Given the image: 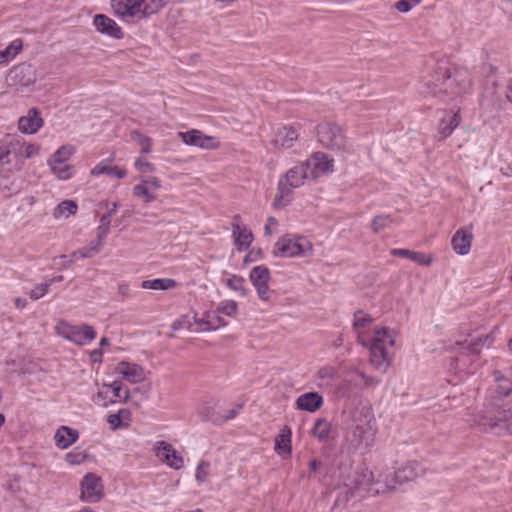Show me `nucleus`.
Segmentation results:
<instances>
[{
	"mask_svg": "<svg viewBox=\"0 0 512 512\" xmlns=\"http://www.w3.org/2000/svg\"><path fill=\"white\" fill-rule=\"evenodd\" d=\"M512 380L500 371L494 372V384L486 392L482 408L468 419L482 432L495 435L512 434Z\"/></svg>",
	"mask_w": 512,
	"mask_h": 512,
	"instance_id": "nucleus-1",
	"label": "nucleus"
},
{
	"mask_svg": "<svg viewBox=\"0 0 512 512\" xmlns=\"http://www.w3.org/2000/svg\"><path fill=\"white\" fill-rule=\"evenodd\" d=\"M166 0H111L113 13L124 21L137 22L157 13Z\"/></svg>",
	"mask_w": 512,
	"mask_h": 512,
	"instance_id": "nucleus-2",
	"label": "nucleus"
},
{
	"mask_svg": "<svg viewBox=\"0 0 512 512\" xmlns=\"http://www.w3.org/2000/svg\"><path fill=\"white\" fill-rule=\"evenodd\" d=\"M395 332L388 328L375 329L368 345L370 363L378 371L385 372L391 364L388 347L394 346Z\"/></svg>",
	"mask_w": 512,
	"mask_h": 512,
	"instance_id": "nucleus-3",
	"label": "nucleus"
},
{
	"mask_svg": "<svg viewBox=\"0 0 512 512\" xmlns=\"http://www.w3.org/2000/svg\"><path fill=\"white\" fill-rule=\"evenodd\" d=\"M422 93L444 99V96L454 97L460 93L458 87L457 73L451 74L449 68L444 64H439L432 78L423 85Z\"/></svg>",
	"mask_w": 512,
	"mask_h": 512,
	"instance_id": "nucleus-4",
	"label": "nucleus"
},
{
	"mask_svg": "<svg viewBox=\"0 0 512 512\" xmlns=\"http://www.w3.org/2000/svg\"><path fill=\"white\" fill-rule=\"evenodd\" d=\"M372 472L363 468L355 471L352 477L344 481L343 486L335 500V507H343L346 503L354 497H362L364 492H369L372 485Z\"/></svg>",
	"mask_w": 512,
	"mask_h": 512,
	"instance_id": "nucleus-5",
	"label": "nucleus"
},
{
	"mask_svg": "<svg viewBox=\"0 0 512 512\" xmlns=\"http://www.w3.org/2000/svg\"><path fill=\"white\" fill-rule=\"evenodd\" d=\"M308 178H310V175L303 162L290 168L279 180L278 192L274 198L273 205L276 208H281L289 203L292 190L302 186L305 179Z\"/></svg>",
	"mask_w": 512,
	"mask_h": 512,
	"instance_id": "nucleus-6",
	"label": "nucleus"
},
{
	"mask_svg": "<svg viewBox=\"0 0 512 512\" xmlns=\"http://www.w3.org/2000/svg\"><path fill=\"white\" fill-rule=\"evenodd\" d=\"M308 250L311 246L304 237L285 235L275 243L272 254L282 258L302 257Z\"/></svg>",
	"mask_w": 512,
	"mask_h": 512,
	"instance_id": "nucleus-7",
	"label": "nucleus"
},
{
	"mask_svg": "<svg viewBox=\"0 0 512 512\" xmlns=\"http://www.w3.org/2000/svg\"><path fill=\"white\" fill-rule=\"evenodd\" d=\"M56 330L60 336L79 346L87 345L96 338L95 329L87 324L70 325L61 321L57 324Z\"/></svg>",
	"mask_w": 512,
	"mask_h": 512,
	"instance_id": "nucleus-8",
	"label": "nucleus"
},
{
	"mask_svg": "<svg viewBox=\"0 0 512 512\" xmlns=\"http://www.w3.org/2000/svg\"><path fill=\"white\" fill-rule=\"evenodd\" d=\"M319 142L331 150L342 151L346 147V138L342 129L335 124L323 123L317 127Z\"/></svg>",
	"mask_w": 512,
	"mask_h": 512,
	"instance_id": "nucleus-9",
	"label": "nucleus"
},
{
	"mask_svg": "<svg viewBox=\"0 0 512 512\" xmlns=\"http://www.w3.org/2000/svg\"><path fill=\"white\" fill-rule=\"evenodd\" d=\"M104 497V486L101 477L95 473H87L80 483V500L87 503H98Z\"/></svg>",
	"mask_w": 512,
	"mask_h": 512,
	"instance_id": "nucleus-10",
	"label": "nucleus"
},
{
	"mask_svg": "<svg viewBox=\"0 0 512 512\" xmlns=\"http://www.w3.org/2000/svg\"><path fill=\"white\" fill-rule=\"evenodd\" d=\"M249 279L257 291V295L261 300L270 299L271 290L268 286L270 280V271L264 265H258L250 271Z\"/></svg>",
	"mask_w": 512,
	"mask_h": 512,
	"instance_id": "nucleus-11",
	"label": "nucleus"
},
{
	"mask_svg": "<svg viewBox=\"0 0 512 512\" xmlns=\"http://www.w3.org/2000/svg\"><path fill=\"white\" fill-rule=\"evenodd\" d=\"M178 137L186 145L196 146L202 149H217L220 146V142L215 137L207 136L197 129L179 132Z\"/></svg>",
	"mask_w": 512,
	"mask_h": 512,
	"instance_id": "nucleus-12",
	"label": "nucleus"
},
{
	"mask_svg": "<svg viewBox=\"0 0 512 512\" xmlns=\"http://www.w3.org/2000/svg\"><path fill=\"white\" fill-rule=\"evenodd\" d=\"M303 164L312 179L321 177L333 169V159L322 152L314 153L311 158L304 161Z\"/></svg>",
	"mask_w": 512,
	"mask_h": 512,
	"instance_id": "nucleus-13",
	"label": "nucleus"
},
{
	"mask_svg": "<svg viewBox=\"0 0 512 512\" xmlns=\"http://www.w3.org/2000/svg\"><path fill=\"white\" fill-rule=\"evenodd\" d=\"M154 453L162 462L175 470L183 466V457L166 441H157L154 445Z\"/></svg>",
	"mask_w": 512,
	"mask_h": 512,
	"instance_id": "nucleus-14",
	"label": "nucleus"
},
{
	"mask_svg": "<svg viewBox=\"0 0 512 512\" xmlns=\"http://www.w3.org/2000/svg\"><path fill=\"white\" fill-rule=\"evenodd\" d=\"M494 341V332L483 337H478L470 342L456 341L451 347L452 351H459L461 354L478 355L484 347H489Z\"/></svg>",
	"mask_w": 512,
	"mask_h": 512,
	"instance_id": "nucleus-15",
	"label": "nucleus"
},
{
	"mask_svg": "<svg viewBox=\"0 0 512 512\" xmlns=\"http://www.w3.org/2000/svg\"><path fill=\"white\" fill-rule=\"evenodd\" d=\"M8 80L12 86L29 87L36 81V73L31 65L21 64L11 69Z\"/></svg>",
	"mask_w": 512,
	"mask_h": 512,
	"instance_id": "nucleus-16",
	"label": "nucleus"
},
{
	"mask_svg": "<svg viewBox=\"0 0 512 512\" xmlns=\"http://www.w3.org/2000/svg\"><path fill=\"white\" fill-rule=\"evenodd\" d=\"M93 25L97 32L111 38L120 40L124 37L122 28L105 14H96L93 18Z\"/></svg>",
	"mask_w": 512,
	"mask_h": 512,
	"instance_id": "nucleus-17",
	"label": "nucleus"
},
{
	"mask_svg": "<svg viewBox=\"0 0 512 512\" xmlns=\"http://www.w3.org/2000/svg\"><path fill=\"white\" fill-rule=\"evenodd\" d=\"M240 220L241 217L239 215H235L233 217L232 233L236 249L238 251H243L251 245L253 241V234L249 228L240 225Z\"/></svg>",
	"mask_w": 512,
	"mask_h": 512,
	"instance_id": "nucleus-18",
	"label": "nucleus"
},
{
	"mask_svg": "<svg viewBox=\"0 0 512 512\" xmlns=\"http://www.w3.org/2000/svg\"><path fill=\"white\" fill-rule=\"evenodd\" d=\"M372 322L373 318L369 314H366L361 310L354 313L353 328L357 334L358 341L362 346L368 345L369 340L372 338V336L367 334V329L370 328Z\"/></svg>",
	"mask_w": 512,
	"mask_h": 512,
	"instance_id": "nucleus-19",
	"label": "nucleus"
},
{
	"mask_svg": "<svg viewBox=\"0 0 512 512\" xmlns=\"http://www.w3.org/2000/svg\"><path fill=\"white\" fill-rule=\"evenodd\" d=\"M375 431L371 419L358 423L352 431V442L357 446L370 447L373 444Z\"/></svg>",
	"mask_w": 512,
	"mask_h": 512,
	"instance_id": "nucleus-20",
	"label": "nucleus"
},
{
	"mask_svg": "<svg viewBox=\"0 0 512 512\" xmlns=\"http://www.w3.org/2000/svg\"><path fill=\"white\" fill-rule=\"evenodd\" d=\"M472 226L469 228H461L455 232L451 239L453 250L459 255H466L471 249L473 234L471 232Z\"/></svg>",
	"mask_w": 512,
	"mask_h": 512,
	"instance_id": "nucleus-21",
	"label": "nucleus"
},
{
	"mask_svg": "<svg viewBox=\"0 0 512 512\" xmlns=\"http://www.w3.org/2000/svg\"><path fill=\"white\" fill-rule=\"evenodd\" d=\"M424 474V468L421 464L415 461L408 462L405 466L399 468L394 473V482L402 484L408 481L415 480Z\"/></svg>",
	"mask_w": 512,
	"mask_h": 512,
	"instance_id": "nucleus-22",
	"label": "nucleus"
},
{
	"mask_svg": "<svg viewBox=\"0 0 512 512\" xmlns=\"http://www.w3.org/2000/svg\"><path fill=\"white\" fill-rule=\"evenodd\" d=\"M43 125V119L36 108H31L26 116L18 121V128L22 133L35 134Z\"/></svg>",
	"mask_w": 512,
	"mask_h": 512,
	"instance_id": "nucleus-23",
	"label": "nucleus"
},
{
	"mask_svg": "<svg viewBox=\"0 0 512 512\" xmlns=\"http://www.w3.org/2000/svg\"><path fill=\"white\" fill-rule=\"evenodd\" d=\"M298 132L292 126L279 127L273 139V144L277 148L288 149L291 148L295 141L298 139Z\"/></svg>",
	"mask_w": 512,
	"mask_h": 512,
	"instance_id": "nucleus-24",
	"label": "nucleus"
},
{
	"mask_svg": "<svg viewBox=\"0 0 512 512\" xmlns=\"http://www.w3.org/2000/svg\"><path fill=\"white\" fill-rule=\"evenodd\" d=\"M117 372L125 380L134 384L143 381L145 378V373L141 366L128 362H120L117 366Z\"/></svg>",
	"mask_w": 512,
	"mask_h": 512,
	"instance_id": "nucleus-25",
	"label": "nucleus"
},
{
	"mask_svg": "<svg viewBox=\"0 0 512 512\" xmlns=\"http://www.w3.org/2000/svg\"><path fill=\"white\" fill-rule=\"evenodd\" d=\"M323 404L322 396L317 392H307L300 395L296 400V406L298 409L307 411V412H315L317 411Z\"/></svg>",
	"mask_w": 512,
	"mask_h": 512,
	"instance_id": "nucleus-26",
	"label": "nucleus"
},
{
	"mask_svg": "<svg viewBox=\"0 0 512 512\" xmlns=\"http://www.w3.org/2000/svg\"><path fill=\"white\" fill-rule=\"evenodd\" d=\"M78 438V431L68 426H61L54 435L55 445L60 449L69 448Z\"/></svg>",
	"mask_w": 512,
	"mask_h": 512,
	"instance_id": "nucleus-27",
	"label": "nucleus"
},
{
	"mask_svg": "<svg viewBox=\"0 0 512 512\" xmlns=\"http://www.w3.org/2000/svg\"><path fill=\"white\" fill-rule=\"evenodd\" d=\"M338 378L337 369L333 366L321 367L315 377L316 385L321 389H332Z\"/></svg>",
	"mask_w": 512,
	"mask_h": 512,
	"instance_id": "nucleus-28",
	"label": "nucleus"
},
{
	"mask_svg": "<svg viewBox=\"0 0 512 512\" xmlns=\"http://www.w3.org/2000/svg\"><path fill=\"white\" fill-rule=\"evenodd\" d=\"M110 390L113 393V397L119 399L120 401L126 402L129 398V390H125L124 393H122L121 383L118 381H114L111 384L103 385L102 390H100L97 393L95 401L97 403H100V401H103L102 405L106 406L107 405V403L105 402V400L107 398L106 394Z\"/></svg>",
	"mask_w": 512,
	"mask_h": 512,
	"instance_id": "nucleus-29",
	"label": "nucleus"
},
{
	"mask_svg": "<svg viewBox=\"0 0 512 512\" xmlns=\"http://www.w3.org/2000/svg\"><path fill=\"white\" fill-rule=\"evenodd\" d=\"M219 312L207 311L204 313L203 318L195 320V323L200 327L201 330H216L226 325L225 320L219 316Z\"/></svg>",
	"mask_w": 512,
	"mask_h": 512,
	"instance_id": "nucleus-30",
	"label": "nucleus"
},
{
	"mask_svg": "<svg viewBox=\"0 0 512 512\" xmlns=\"http://www.w3.org/2000/svg\"><path fill=\"white\" fill-rule=\"evenodd\" d=\"M291 429L284 426L275 439V451L283 458L291 455Z\"/></svg>",
	"mask_w": 512,
	"mask_h": 512,
	"instance_id": "nucleus-31",
	"label": "nucleus"
},
{
	"mask_svg": "<svg viewBox=\"0 0 512 512\" xmlns=\"http://www.w3.org/2000/svg\"><path fill=\"white\" fill-rule=\"evenodd\" d=\"M393 256H399L403 258H408L413 262H416L420 265L428 266L431 264V258L427 257L424 253L415 252L408 249H392L390 252Z\"/></svg>",
	"mask_w": 512,
	"mask_h": 512,
	"instance_id": "nucleus-32",
	"label": "nucleus"
},
{
	"mask_svg": "<svg viewBox=\"0 0 512 512\" xmlns=\"http://www.w3.org/2000/svg\"><path fill=\"white\" fill-rule=\"evenodd\" d=\"M91 174L93 176L106 174L117 179H122L126 176L127 173L125 169L119 168L117 166H108L104 162H100L91 170Z\"/></svg>",
	"mask_w": 512,
	"mask_h": 512,
	"instance_id": "nucleus-33",
	"label": "nucleus"
},
{
	"mask_svg": "<svg viewBox=\"0 0 512 512\" xmlns=\"http://www.w3.org/2000/svg\"><path fill=\"white\" fill-rule=\"evenodd\" d=\"M176 281L170 278H157L142 282V288L153 290H169L176 286Z\"/></svg>",
	"mask_w": 512,
	"mask_h": 512,
	"instance_id": "nucleus-34",
	"label": "nucleus"
},
{
	"mask_svg": "<svg viewBox=\"0 0 512 512\" xmlns=\"http://www.w3.org/2000/svg\"><path fill=\"white\" fill-rule=\"evenodd\" d=\"M76 149L71 144L62 145L58 148L52 156L48 159L47 162H55L58 164H63L69 160V158L74 155Z\"/></svg>",
	"mask_w": 512,
	"mask_h": 512,
	"instance_id": "nucleus-35",
	"label": "nucleus"
},
{
	"mask_svg": "<svg viewBox=\"0 0 512 512\" xmlns=\"http://www.w3.org/2000/svg\"><path fill=\"white\" fill-rule=\"evenodd\" d=\"M78 206L77 204L72 200H64L61 203L57 205V207L54 209L53 216L56 219L59 218H67L70 215H74L77 212Z\"/></svg>",
	"mask_w": 512,
	"mask_h": 512,
	"instance_id": "nucleus-36",
	"label": "nucleus"
},
{
	"mask_svg": "<svg viewBox=\"0 0 512 512\" xmlns=\"http://www.w3.org/2000/svg\"><path fill=\"white\" fill-rule=\"evenodd\" d=\"M331 432V424L326 419H318L312 428V435L319 441H326Z\"/></svg>",
	"mask_w": 512,
	"mask_h": 512,
	"instance_id": "nucleus-37",
	"label": "nucleus"
},
{
	"mask_svg": "<svg viewBox=\"0 0 512 512\" xmlns=\"http://www.w3.org/2000/svg\"><path fill=\"white\" fill-rule=\"evenodd\" d=\"M23 47L21 39L13 40L4 50L0 51V64L8 62L13 59Z\"/></svg>",
	"mask_w": 512,
	"mask_h": 512,
	"instance_id": "nucleus-38",
	"label": "nucleus"
},
{
	"mask_svg": "<svg viewBox=\"0 0 512 512\" xmlns=\"http://www.w3.org/2000/svg\"><path fill=\"white\" fill-rule=\"evenodd\" d=\"M53 174L60 180H68L72 177V166L63 163L47 162Z\"/></svg>",
	"mask_w": 512,
	"mask_h": 512,
	"instance_id": "nucleus-39",
	"label": "nucleus"
},
{
	"mask_svg": "<svg viewBox=\"0 0 512 512\" xmlns=\"http://www.w3.org/2000/svg\"><path fill=\"white\" fill-rule=\"evenodd\" d=\"M100 241H91L88 246L83 247L71 254L72 258H90L100 251Z\"/></svg>",
	"mask_w": 512,
	"mask_h": 512,
	"instance_id": "nucleus-40",
	"label": "nucleus"
},
{
	"mask_svg": "<svg viewBox=\"0 0 512 512\" xmlns=\"http://www.w3.org/2000/svg\"><path fill=\"white\" fill-rule=\"evenodd\" d=\"M394 223V218L391 215H378L375 216L371 222V229L374 233L390 227Z\"/></svg>",
	"mask_w": 512,
	"mask_h": 512,
	"instance_id": "nucleus-41",
	"label": "nucleus"
},
{
	"mask_svg": "<svg viewBox=\"0 0 512 512\" xmlns=\"http://www.w3.org/2000/svg\"><path fill=\"white\" fill-rule=\"evenodd\" d=\"M227 286L239 293L241 296H246L247 295V289L245 287V280L243 277L241 276H238V275H232L228 280H227Z\"/></svg>",
	"mask_w": 512,
	"mask_h": 512,
	"instance_id": "nucleus-42",
	"label": "nucleus"
},
{
	"mask_svg": "<svg viewBox=\"0 0 512 512\" xmlns=\"http://www.w3.org/2000/svg\"><path fill=\"white\" fill-rule=\"evenodd\" d=\"M133 195L143 197L145 203H150L156 199V195L150 191L149 186L142 182L133 187Z\"/></svg>",
	"mask_w": 512,
	"mask_h": 512,
	"instance_id": "nucleus-43",
	"label": "nucleus"
},
{
	"mask_svg": "<svg viewBox=\"0 0 512 512\" xmlns=\"http://www.w3.org/2000/svg\"><path fill=\"white\" fill-rule=\"evenodd\" d=\"M238 305L233 300H224L219 303L217 312L224 314L229 317H233L237 314Z\"/></svg>",
	"mask_w": 512,
	"mask_h": 512,
	"instance_id": "nucleus-44",
	"label": "nucleus"
},
{
	"mask_svg": "<svg viewBox=\"0 0 512 512\" xmlns=\"http://www.w3.org/2000/svg\"><path fill=\"white\" fill-rule=\"evenodd\" d=\"M86 458V453L84 451H81L79 448H76L65 455V460L70 465H79L83 463L86 460Z\"/></svg>",
	"mask_w": 512,
	"mask_h": 512,
	"instance_id": "nucleus-45",
	"label": "nucleus"
},
{
	"mask_svg": "<svg viewBox=\"0 0 512 512\" xmlns=\"http://www.w3.org/2000/svg\"><path fill=\"white\" fill-rule=\"evenodd\" d=\"M353 372L357 377H359L363 381L362 388L375 387L380 382L379 379L369 376L358 369L353 370Z\"/></svg>",
	"mask_w": 512,
	"mask_h": 512,
	"instance_id": "nucleus-46",
	"label": "nucleus"
},
{
	"mask_svg": "<svg viewBox=\"0 0 512 512\" xmlns=\"http://www.w3.org/2000/svg\"><path fill=\"white\" fill-rule=\"evenodd\" d=\"M50 283L44 282L36 285L29 293V297L32 300H38L43 297L49 290Z\"/></svg>",
	"mask_w": 512,
	"mask_h": 512,
	"instance_id": "nucleus-47",
	"label": "nucleus"
},
{
	"mask_svg": "<svg viewBox=\"0 0 512 512\" xmlns=\"http://www.w3.org/2000/svg\"><path fill=\"white\" fill-rule=\"evenodd\" d=\"M210 464L207 461H200L196 468L195 478L198 482H204L209 474Z\"/></svg>",
	"mask_w": 512,
	"mask_h": 512,
	"instance_id": "nucleus-48",
	"label": "nucleus"
},
{
	"mask_svg": "<svg viewBox=\"0 0 512 512\" xmlns=\"http://www.w3.org/2000/svg\"><path fill=\"white\" fill-rule=\"evenodd\" d=\"M40 145L35 143L25 144L21 149V155L26 159L33 158L39 154Z\"/></svg>",
	"mask_w": 512,
	"mask_h": 512,
	"instance_id": "nucleus-49",
	"label": "nucleus"
},
{
	"mask_svg": "<svg viewBox=\"0 0 512 512\" xmlns=\"http://www.w3.org/2000/svg\"><path fill=\"white\" fill-rule=\"evenodd\" d=\"M421 2L422 0H399L395 7L399 12L406 13Z\"/></svg>",
	"mask_w": 512,
	"mask_h": 512,
	"instance_id": "nucleus-50",
	"label": "nucleus"
},
{
	"mask_svg": "<svg viewBox=\"0 0 512 512\" xmlns=\"http://www.w3.org/2000/svg\"><path fill=\"white\" fill-rule=\"evenodd\" d=\"M107 422L110 424V427L112 430H116L118 428L127 427L129 423L124 422L120 415L117 414H110L107 417Z\"/></svg>",
	"mask_w": 512,
	"mask_h": 512,
	"instance_id": "nucleus-51",
	"label": "nucleus"
},
{
	"mask_svg": "<svg viewBox=\"0 0 512 512\" xmlns=\"http://www.w3.org/2000/svg\"><path fill=\"white\" fill-rule=\"evenodd\" d=\"M134 134L138 137V143L141 146L142 153H150L151 152V139L146 137L138 132H134Z\"/></svg>",
	"mask_w": 512,
	"mask_h": 512,
	"instance_id": "nucleus-52",
	"label": "nucleus"
},
{
	"mask_svg": "<svg viewBox=\"0 0 512 512\" xmlns=\"http://www.w3.org/2000/svg\"><path fill=\"white\" fill-rule=\"evenodd\" d=\"M191 322L189 320V318L187 316H182L180 317L179 319L175 320L172 324V330L173 331H178V330H181V329H184V328H187V329H192L191 327Z\"/></svg>",
	"mask_w": 512,
	"mask_h": 512,
	"instance_id": "nucleus-53",
	"label": "nucleus"
},
{
	"mask_svg": "<svg viewBox=\"0 0 512 512\" xmlns=\"http://www.w3.org/2000/svg\"><path fill=\"white\" fill-rule=\"evenodd\" d=\"M352 382L353 380H342L336 388L337 393L342 396L348 397L350 395V387L352 385Z\"/></svg>",
	"mask_w": 512,
	"mask_h": 512,
	"instance_id": "nucleus-54",
	"label": "nucleus"
},
{
	"mask_svg": "<svg viewBox=\"0 0 512 512\" xmlns=\"http://www.w3.org/2000/svg\"><path fill=\"white\" fill-rule=\"evenodd\" d=\"M135 167L137 170H139L140 172H144V173L152 172L154 170L153 164L149 163L148 161H146L142 158L136 159Z\"/></svg>",
	"mask_w": 512,
	"mask_h": 512,
	"instance_id": "nucleus-55",
	"label": "nucleus"
},
{
	"mask_svg": "<svg viewBox=\"0 0 512 512\" xmlns=\"http://www.w3.org/2000/svg\"><path fill=\"white\" fill-rule=\"evenodd\" d=\"M453 132L452 128L447 123L446 118H443L440 124L439 133L441 134L442 138H447L451 135Z\"/></svg>",
	"mask_w": 512,
	"mask_h": 512,
	"instance_id": "nucleus-56",
	"label": "nucleus"
},
{
	"mask_svg": "<svg viewBox=\"0 0 512 512\" xmlns=\"http://www.w3.org/2000/svg\"><path fill=\"white\" fill-rule=\"evenodd\" d=\"M447 123L454 131L455 128H457L460 124L461 117L458 113H454L452 115H447L446 117Z\"/></svg>",
	"mask_w": 512,
	"mask_h": 512,
	"instance_id": "nucleus-57",
	"label": "nucleus"
},
{
	"mask_svg": "<svg viewBox=\"0 0 512 512\" xmlns=\"http://www.w3.org/2000/svg\"><path fill=\"white\" fill-rule=\"evenodd\" d=\"M141 182L144 183L145 185H148L150 190L151 189L156 190V189L160 188V181L156 177L142 179Z\"/></svg>",
	"mask_w": 512,
	"mask_h": 512,
	"instance_id": "nucleus-58",
	"label": "nucleus"
},
{
	"mask_svg": "<svg viewBox=\"0 0 512 512\" xmlns=\"http://www.w3.org/2000/svg\"><path fill=\"white\" fill-rule=\"evenodd\" d=\"M109 233V229H102V226L99 225L97 228V239L95 241H100V247L103 244V240L106 238V236Z\"/></svg>",
	"mask_w": 512,
	"mask_h": 512,
	"instance_id": "nucleus-59",
	"label": "nucleus"
},
{
	"mask_svg": "<svg viewBox=\"0 0 512 512\" xmlns=\"http://www.w3.org/2000/svg\"><path fill=\"white\" fill-rule=\"evenodd\" d=\"M241 409V406H238L237 408H233V409H230V410H227L226 413L223 415V422L225 421H228L230 419H233L238 411Z\"/></svg>",
	"mask_w": 512,
	"mask_h": 512,
	"instance_id": "nucleus-60",
	"label": "nucleus"
},
{
	"mask_svg": "<svg viewBox=\"0 0 512 512\" xmlns=\"http://www.w3.org/2000/svg\"><path fill=\"white\" fill-rule=\"evenodd\" d=\"M111 224V216L110 214H104L100 218V226H102V229H110Z\"/></svg>",
	"mask_w": 512,
	"mask_h": 512,
	"instance_id": "nucleus-61",
	"label": "nucleus"
},
{
	"mask_svg": "<svg viewBox=\"0 0 512 512\" xmlns=\"http://www.w3.org/2000/svg\"><path fill=\"white\" fill-rule=\"evenodd\" d=\"M276 225H277V220L272 216L268 217L267 224L264 227L265 234H271L272 233L271 227L276 226Z\"/></svg>",
	"mask_w": 512,
	"mask_h": 512,
	"instance_id": "nucleus-62",
	"label": "nucleus"
},
{
	"mask_svg": "<svg viewBox=\"0 0 512 512\" xmlns=\"http://www.w3.org/2000/svg\"><path fill=\"white\" fill-rule=\"evenodd\" d=\"M129 285L128 284H125V283H121L118 285V293L120 295H122L123 297H128L129 296Z\"/></svg>",
	"mask_w": 512,
	"mask_h": 512,
	"instance_id": "nucleus-63",
	"label": "nucleus"
},
{
	"mask_svg": "<svg viewBox=\"0 0 512 512\" xmlns=\"http://www.w3.org/2000/svg\"><path fill=\"white\" fill-rule=\"evenodd\" d=\"M117 415H120V418L124 421V422H127L129 423L130 422V411L127 410V409H120L118 411V413H116Z\"/></svg>",
	"mask_w": 512,
	"mask_h": 512,
	"instance_id": "nucleus-64",
	"label": "nucleus"
}]
</instances>
